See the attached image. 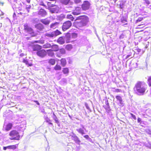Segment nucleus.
Segmentation results:
<instances>
[{
	"label": "nucleus",
	"mask_w": 151,
	"mask_h": 151,
	"mask_svg": "<svg viewBox=\"0 0 151 151\" xmlns=\"http://www.w3.org/2000/svg\"><path fill=\"white\" fill-rule=\"evenodd\" d=\"M72 48V46L71 45H68L66 46V49L68 50H70Z\"/></svg>",
	"instance_id": "33"
},
{
	"label": "nucleus",
	"mask_w": 151,
	"mask_h": 151,
	"mask_svg": "<svg viewBox=\"0 0 151 151\" xmlns=\"http://www.w3.org/2000/svg\"><path fill=\"white\" fill-rule=\"evenodd\" d=\"M61 66L59 65H57L55 66V67L54 68V69L55 70H60L61 69Z\"/></svg>",
	"instance_id": "39"
},
{
	"label": "nucleus",
	"mask_w": 151,
	"mask_h": 151,
	"mask_svg": "<svg viewBox=\"0 0 151 151\" xmlns=\"http://www.w3.org/2000/svg\"><path fill=\"white\" fill-rule=\"evenodd\" d=\"M72 24V23L70 21H68L65 22L63 24L62 27V30L63 31L66 30L71 27Z\"/></svg>",
	"instance_id": "5"
},
{
	"label": "nucleus",
	"mask_w": 151,
	"mask_h": 151,
	"mask_svg": "<svg viewBox=\"0 0 151 151\" xmlns=\"http://www.w3.org/2000/svg\"><path fill=\"white\" fill-rule=\"evenodd\" d=\"M9 135L11 137L10 139L11 140H19L20 137L19 133L15 130L11 131L9 134Z\"/></svg>",
	"instance_id": "3"
},
{
	"label": "nucleus",
	"mask_w": 151,
	"mask_h": 151,
	"mask_svg": "<svg viewBox=\"0 0 151 151\" xmlns=\"http://www.w3.org/2000/svg\"><path fill=\"white\" fill-rule=\"evenodd\" d=\"M121 22L122 23L124 24H127V20L126 19H122Z\"/></svg>",
	"instance_id": "42"
},
{
	"label": "nucleus",
	"mask_w": 151,
	"mask_h": 151,
	"mask_svg": "<svg viewBox=\"0 0 151 151\" xmlns=\"http://www.w3.org/2000/svg\"><path fill=\"white\" fill-rule=\"evenodd\" d=\"M23 63H25L26 65H28L29 66H31L32 65V64L31 63H29L28 61L27 60L24 59H23Z\"/></svg>",
	"instance_id": "35"
},
{
	"label": "nucleus",
	"mask_w": 151,
	"mask_h": 151,
	"mask_svg": "<svg viewBox=\"0 0 151 151\" xmlns=\"http://www.w3.org/2000/svg\"><path fill=\"white\" fill-rule=\"evenodd\" d=\"M40 22L45 25L47 26L49 25L51 22V20L48 18H46L44 19H41Z\"/></svg>",
	"instance_id": "8"
},
{
	"label": "nucleus",
	"mask_w": 151,
	"mask_h": 151,
	"mask_svg": "<svg viewBox=\"0 0 151 151\" xmlns=\"http://www.w3.org/2000/svg\"><path fill=\"white\" fill-rule=\"evenodd\" d=\"M90 4L88 1H85L82 5V8L83 10L86 11L88 9L90 8Z\"/></svg>",
	"instance_id": "6"
},
{
	"label": "nucleus",
	"mask_w": 151,
	"mask_h": 151,
	"mask_svg": "<svg viewBox=\"0 0 151 151\" xmlns=\"http://www.w3.org/2000/svg\"><path fill=\"white\" fill-rule=\"evenodd\" d=\"M8 146H7V147H3V150H6V149H8Z\"/></svg>",
	"instance_id": "61"
},
{
	"label": "nucleus",
	"mask_w": 151,
	"mask_h": 151,
	"mask_svg": "<svg viewBox=\"0 0 151 151\" xmlns=\"http://www.w3.org/2000/svg\"><path fill=\"white\" fill-rule=\"evenodd\" d=\"M70 0H62V3L65 5L68 4L70 2Z\"/></svg>",
	"instance_id": "31"
},
{
	"label": "nucleus",
	"mask_w": 151,
	"mask_h": 151,
	"mask_svg": "<svg viewBox=\"0 0 151 151\" xmlns=\"http://www.w3.org/2000/svg\"><path fill=\"white\" fill-rule=\"evenodd\" d=\"M84 137L86 139H88L89 138V136L88 135H86L84 136Z\"/></svg>",
	"instance_id": "58"
},
{
	"label": "nucleus",
	"mask_w": 151,
	"mask_h": 151,
	"mask_svg": "<svg viewBox=\"0 0 151 151\" xmlns=\"http://www.w3.org/2000/svg\"><path fill=\"white\" fill-rule=\"evenodd\" d=\"M35 27L40 31L42 30L44 28V26L42 24L40 23L37 24L35 25Z\"/></svg>",
	"instance_id": "16"
},
{
	"label": "nucleus",
	"mask_w": 151,
	"mask_h": 151,
	"mask_svg": "<svg viewBox=\"0 0 151 151\" xmlns=\"http://www.w3.org/2000/svg\"><path fill=\"white\" fill-rule=\"evenodd\" d=\"M45 36L47 38H52L54 37L52 32L46 33L45 34Z\"/></svg>",
	"instance_id": "13"
},
{
	"label": "nucleus",
	"mask_w": 151,
	"mask_h": 151,
	"mask_svg": "<svg viewBox=\"0 0 151 151\" xmlns=\"http://www.w3.org/2000/svg\"><path fill=\"white\" fill-rule=\"evenodd\" d=\"M48 124L49 125H53L52 123L50 122H48Z\"/></svg>",
	"instance_id": "63"
},
{
	"label": "nucleus",
	"mask_w": 151,
	"mask_h": 151,
	"mask_svg": "<svg viewBox=\"0 0 151 151\" xmlns=\"http://www.w3.org/2000/svg\"><path fill=\"white\" fill-rule=\"evenodd\" d=\"M38 14L42 17H45L47 15V13L44 9H41L38 12Z\"/></svg>",
	"instance_id": "10"
},
{
	"label": "nucleus",
	"mask_w": 151,
	"mask_h": 151,
	"mask_svg": "<svg viewBox=\"0 0 151 151\" xmlns=\"http://www.w3.org/2000/svg\"><path fill=\"white\" fill-rule=\"evenodd\" d=\"M52 32L53 33L54 37L61 33V32L58 30H57L55 31H52Z\"/></svg>",
	"instance_id": "23"
},
{
	"label": "nucleus",
	"mask_w": 151,
	"mask_h": 151,
	"mask_svg": "<svg viewBox=\"0 0 151 151\" xmlns=\"http://www.w3.org/2000/svg\"><path fill=\"white\" fill-rule=\"evenodd\" d=\"M116 98L117 100L116 103L119 104L120 106H123L124 104L121 97L119 96H117Z\"/></svg>",
	"instance_id": "7"
},
{
	"label": "nucleus",
	"mask_w": 151,
	"mask_h": 151,
	"mask_svg": "<svg viewBox=\"0 0 151 151\" xmlns=\"http://www.w3.org/2000/svg\"><path fill=\"white\" fill-rule=\"evenodd\" d=\"M66 17L67 19H69L72 21H73L74 18L73 17V16L71 15H68Z\"/></svg>",
	"instance_id": "34"
},
{
	"label": "nucleus",
	"mask_w": 151,
	"mask_h": 151,
	"mask_svg": "<svg viewBox=\"0 0 151 151\" xmlns=\"http://www.w3.org/2000/svg\"><path fill=\"white\" fill-rule=\"evenodd\" d=\"M59 23L55 22L52 23L50 25V28L51 29H54L56 28L58 25Z\"/></svg>",
	"instance_id": "17"
},
{
	"label": "nucleus",
	"mask_w": 151,
	"mask_h": 151,
	"mask_svg": "<svg viewBox=\"0 0 151 151\" xmlns=\"http://www.w3.org/2000/svg\"><path fill=\"white\" fill-rule=\"evenodd\" d=\"M132 52H134V51L133 50H132V52H131L129 54L127 55V56H126V58H129L132 55Z\"/></svg>",
	"instance_id": "45"
},
{
	"label": "nucleus",
	"mask_w": 151,
	"mask_h": 151,
	"mask_svg": "<svg viewBox=\"0 0 151 151\" xmlns=\"http://www.w3.org/2000/svg\"><path fill=\"white\" fill-rule=\"evenodd\" d=\"M23 63H25L26 65H28L29 66H31L32 65V64L31 63H29L28 61L27 60L24 59H23Z\"/></svg>",
	"instance_id": "36"
},
{
	"label": "nucleus",
	"mask_w": 151,
	"mask_h": 151,
	"mask_svg": "<svg viewBox=\"0 0 151 151\" xmlns=\"http://www.w3.org/2000/svg\"><path fill=\"white\" fill-rule=\"evenodd\" d=\"M146 132L149 134L151 135V129H146Z\"/></svg>",
	"instance_id": "43"
},
{
	"label": "nucleus",
	"mask_w": 151,
	"mask_h": 151,
	"mask_svg": "<svg viewBox=\"0 0 151 151\" xmlns=\"http://www.w3.org/2000/svg\"><path fill=\"white\" fill-rule=\"evenodd\" d=\"M51 47V45L48 43H47L43 46V47L44 48H48Z\"/></svg>",
	"instance_id": "27"
},
{
	"label": "nucleus",
	"mask_w": 151,
	"mask_h": 151,
	"mask_svg": "<svg viewBox=\"0 0 151 151\" xmlns=\"http://www.w3.org/2000/svg\"><path fill=\"white\" fill-rule=\"evenodd\" d=\"M40 5L43 6H45V5L44 4V3L42 2H41V3H40Z\"/></svg>",
	"instance_id": "60"
},
{
	"label": "nucleus",
	"mask_w": 151,
	"mask_h": 151,
	"mask_svg": "<svg viewBox=\"0 0 151 151\" xmlns=\"http://www.w3.org/2000/svg\"><path fill=\"white\" fill-rule=\"evenodd\" d=\"M135 50H136L137 52L138 53L140 52L141 51V50L139 48H137L135 49Z\"/></svg>",
	"instance_id": "56"
},
{
	"label": "nucleus",
	"mask_w": 151,
	"mask_h": 151,
	"mask_svg": "<svg viewBox=\"0 0 151 151\" xmlns=\"http://www.w3.org/2000/svg\"><path fill=\"white\" fill-rule=\"evenodd\" d=\"M63 72L64 74L68 73L69 72V70L68 68H63Z\"/></svg>",
	"instance_id": "38"
},
{
	"label": "nucleus",
	"mask_w": 151,
	"mask_h": 151,
	"mask_svg": "<svg viewBox=\"0 0 151 151\" xmlns=\"http://www.w3.org/2000/svg\"><path fill=\"white\" fill-rule=\"evenodd\" d=\"M147 141L148 142L147 143L145 144V146L150 149H151V142H149L148 141Z\"/></svg>",
	"instance_id": "37"
},
{
	"label": "nucleus",
	"mask_w": 151,
	"mask_h": 151,
	"mask_svg": "<svg viewBox=\"0 0 151 151\" xmlns=\"http://www.w3.org/2000/svg\"><path fill=\"white\" fill-rule=\"evenodd\" d=\"M145 1L146 3L147 4L149 5L150 4V2L148 0H145Z\"/></svg>",
	"instance_id": "55"
},
{
	"label": "nucleus",
	"mask_w": 151,
	"mask_h": 151,
	"mask_svg": "<svg viewBox=\"0 0 151 151\" xmlns=\"http://www.w3.org/2000/svg\"><path fill=\"white\" fill-rule=\"evenodd\" d=\"M53 114L54 116L53 117V119L55 120V122L58 124L59 123V122L58 121V118L54 113H53Z\"/></svg>",
	"instance_id": "29"
},
{
	"label": "nucleus",
	"mask_w": 151,
	"mask_h": 151,
	"mask_svg": "<svg viewBox=\"0 0 151 151\" xmlns=\"http://www.w3.org/2000/svg\"><path fill=\"white\" fill-rule=\"evenodd\" d=\"M65 37L66 42L67 43L70 42V39L71 38L70 34L68 33L67 34Z\"/></svg>",
	"instance_id": "19"
},
{
	"label": "nucleus",
	"mask_w": 151,
	"mask_h": 151,
	"mask_svg": "<svg viewBox=\"0 0 151 151\" xmlns=\"http://www.w3.org/2000/svg\"><path fill=\"white\" fill-rule=\"evenodd\" d=\"M148 83L149 86H151V76L148 78Z\"/></svg>",
	"instance_id": "40"
},
{
	"label": "nucleus",
	"mask_w": 151,
	"mask_h": 151,
	"mask_svg": "<svg viewBox=\"0 0 151 151\" xmlns=\"http://www.w3.org/2000/svg\"><path fill=\"white\" fill-rule=\"evenodd\" d=\"M58 11V8L57 7L51 8L50 9V12L52 13H57Z\"/></svg>",
	"instance_id": "20"
},
{
	"label": "nucleus",
	"mask_w": 151,
	"mask_h": 151,
	"mask_svg": "<svg viewBox=\"0 0 151 151\" xmlns=\"http://www.w3.org/2000/svg\"><path fill=\"white\" fill-rule=\"evenodd\" d=\"M142 19V18L141 17H139L138 19L137 20V22H138L141 21Z\"/></svg>",
	"instance_id": "54"
},
{
	"label": "nucleus",
	"mask_w": 151,
	"mask_h": 151,
	"mask_svg": "<svg viewBox=\"0 0 151 151\" xmlns=\"http://www.w3.org/2000/svg\"><path fill=\"white\" fill-rule=\"evenodd\" d=\"M48 55L49 56L52 57L54 55V53L52 51H49L48 52Z\"/></svg>",
	"instance_id": "41"
},
{
	"label": "nucleus",
	"mask_w": 151,
	"mask_h": 151,
	"mask_svg": "<svg viewBox=\"0 0 151 151\" xmlns=\"http://www.w3.org/2000/svg\"><path fill=\"white\" fill-rule=\"evenodd\" d=\"M30 0H27V2L28 3H29Z\"/></svg>",
	"instance_id": "64"
},
{
	"label": "nucleus",
	"mask_w": 151,
	"mask_h": 151,
	"mask_svg": "<svg viewBox=\"0 0 151 151\" xmlns=\"http://www.w3.org/2000/svg\"><path fill=\"white\" fill-rule=\"evenodd\" d=\"M24 55V54L23 53H22L21 54H20V56H21V57H23V56Z\"/></svg>",
	"instance_id": "62"
},
{
	"label": "nucleus",
	"mask_w": 151,
	"mask_h": 151,
	"mask_svg": "<svg viewBox=\"0 0 151 151\" xmlns=\"http://www.w3.org/2000/svg\"><path fill=\"white\" fill-rule=\"evenodd\" d=\"M33 22L35 23H38L39 22V20L37 18L34 19L32 20Z\"/></svg>",
	"instance_id": "46"
},
{
	"label": "nucleus",
	"mask_w": 151,
	"mask_h": 151,
	"mask_svg": "<svg viewBox=\"0 0 151 151\" xmlns=\"http://www.w3.org/2000/svg\"><path fill=\"white\" fill-rule=\"evenodd\" d=\"M114 91L116 92H121L122 91L121 89H115Z\"/></svg>",
	"instance_id": "51"
},
{
	"label": "nucleus",
	"mask_w": 151,
	"mask_h": 151,
	"mask_svg": "<svg viewBox=\"0 0 151 151\" xmlns=\"http://www.w3.org/2000/svg\"><path fill=\"white\" fill-rule=\"evenodd\" d=\"M81 128H78L76 129V131L80 134L82 135L85 134L84 132V130H86V128H85L84 126L82 125L81 124Z\"/></svg>",
	"instance_id": "12"
},
{
	"label": "nucleus",
	"mask_w": 151,
	"mask_h": 151,
	"mask_svg": "<svg viewBox=\"0 0 151 151\" xmlns=\"http://www.w3.org/2000/svg\"><path fill=\"white\" fill-rule=\"evenodd\" d=\"M24 29L25 32L30 34L32 36L34 37L36 36V34L34 32L33 29L27 24L24 25Z\"/></svg>",
	"instance_id": "4"
},
{
	"label": "nucleus",
	"mask_w": 151,
	"mask_h": 151,
	"mask_svg": "<svg viewBox=\"0 0 151 151\" xmlns=\"http://www.w3.org/2000/svg\"><path fill=\"white\" fill-rule=\"evenodd\" d=\"M45 120L46 122L47 123L51 121V120L47 117L45 118Z\"/></svg>",
	"instance_id": "49"
},
{
	"label": "nucleus",
	"mask_w": 151,
	"mask_h": 151,
	"mask_svg": "<svg viewBox=\"0 0 151 151\" xmlns=\"http://www.w3.org/2000/svg\"><path fill=\"white\" fill-rule=\"evenodd\" d=\"M125 3L123 1H121L119 4V7L120 9H122L124 7Z\"/></svg>",
	"instance_id": "28"
},
{
	"label": "nucleus",
	"mask_w": 151,
	"mask_h": 151,
	"mask_svg": "<svg viewBox=\"0 0 151 151\" xmlns=\"http://www.w3.org/2000/svg\"><path fill=\"white\" fill-rule=\"evenodd\" d=\"M138 64H139L137 63H134L133 64V65H134L133 66V67L134 68H136L137 67Z\"/></svg>",
	"instance_id": "47"
},
{
	"label": "nucleus",
	"mask_w": 151,
	"mask_h": 151,
	"mask_svg": "<svg viewBox=\"0 0 151 151\" xmlns=\"http://www.w3.org/2000/svg\"><path fill=\"white\" fill-rule=\"evenodd\" d=\"M41 49V47L39 45H36L33 48L34 50H39Z\"/></svg>",
	"instance_id": "26"
},
{
	"label": "nucleus",
	"mask_w": 151,
	"mask_h": 151,
	"mask_svg": "<svg viewBox=\"0 0 151 151\" xmlns=\"http://www.w3.org/2000/svg\"><path fill=\"white\" fill-rule=\"evenodd\" d=\"M71 37V38H76L77 36V34L75 33H72L71 34H70Z\"/></svg>",
	"instance_id": "32"
},
{
	"label": "nucleus",
	"mask_w": 151,
	"mask_h": 151,
	"mask_svg": "<svg viewBox=\"0 0 151 151\" xmlns=\"http://www.w3.org/2000/svg\"><path fill=\"white\" fill-rule=\"evenodd\" d=\"M147 88V86L145 83L138 82L134 88V93L138 95L144 94Z\"/></svg>",
	"instance_id": "1"
},
{
	"label": "nucleus",
	"mask_w": 151,
	"mask_h": 151,
	"mask_svg": "<svg viewBox=\"0 0 151 151\" xmlns=\"http://www.w3.org/2000/svg\"><path fill=\"white\" fill-rule=\"evenodd\" d=\"M81 19L76 23V27L78 28L86 26L89 20L88 18L86 16H81Z\"/></svg>",
	"instance_id": "2"
},
{
	"label": "nucleus",
	"mask_w": 151,
	"mask_h": 151,
	"mask_svg": "<svg viewBox=\"0 0 151 151\" xmlns=\"http://www.w3.org/2000/svg\"><path fill=\"white\" fill-rule=\"evenodd\" d=\"M61 63L63 67L65 66L66 64V60L64 58L62 59L61 60Z\"/></svg>",
	"instance_id": "25"
},
{
	"label": "nucleus",
	"mask_w": 151,
	"mask_h": 151,
	"mask_svg": "<svg viewBox=\"0 0 151 151\" xmlns=\"http://www.w3.org/2000/svg\"><path fill=\"white\" fill-rule=\"evenodd\" d=\"M60 17L61 18V19H62L65 18V16L63 14H62L60 15Z\"/></svg>",
	"instance_id": "53"
},
{
	"label": "nucleus",
	"mask_w": 151,
	"mask_h": 151,
	"mask_svg": "<svg viewBox=\"0 0 151 151\" xmlns=\"http://www.w3.org/2000/svg\"><path fill=\"white\" fill-rule=\"evenodd\" d=\"M37 55L41 57H44L46 55V52L44 50H41L38 51L37 52Z\"/></svg>",
	"instance_id": "11"
},
{
	"label": "nucleus",
	"mask_w": 151,
	"mask_h": 151,
	"mask_svg": "<svg viewBox=\"0 0 151 151\" xmlns=\"http://www.w3.org/2000/svg\"><path fill=\"white\" fill-rule=\"evenodd\" d=\"M12 127V123H9L6 126L5 129L6 131H8L11 129Z\"/></svg>",
	"instance_id": "21"
},
{
	"label": "nucleus",
	"mask_w": 151,
	"mask_h": 151,
	"mask_svg": "<svg viewBox=\"0 0 151 151\" xmlns=\"http://www.w3.org/2000/svg\"><path fill=\"white\" fill-rule=\"evenodd\" d=\"M31 6L30 5L27 6L26 7V9L27 11L28 12H29V9L31 8Z\"/></svg>",
	"instance_id": "48"
},
{
	"label": "nucleus",
	"mask_w": 151,
	"mask_h": 151,
	"mask_svg": "<svg viewBox=\"0 0 151 151\" xmlns=\"http://www.w3.org/2000/svg\"><path fill=\"white\" fill-rule=\"evenodd\" d=\"M26 127V123L25 122H24L20 124L19 126V129L23 131L25 129Z\"/></svg>",
	"instance_id": "18"
},
{
	"label": "nucleus",
	"mask_w": 151,
	"mask_h": 151,
	"mask_svg": "<svg viewBox=\"0 0 151 151\" xmlns=\"http://www.w3.org/2000/svg\"><path fill=\"white\" fill-rule=\"evenodd\" d=\"M106 105H107V106H109L108 108L107 109V110L109 111L110 110L109 108V104L107 102Z\"/></svg>",
	"instance_id": "59"
},
{
	"label": "nucleus",
	"mask_w": 151,
	"mask_h": 151,
	"mask_svg": "<svg viewBox=\"0 0 151 151\" xmlns=\"http://www.w3.org/2000/svg\"><path fill=\"white\" fill-rule=\"evenodd\" d=\"M81 12V8L79 7H77L75 10L73 12V14L75 15H78L80 14Z\"/></svg>",
	"instance_id": "14"
},
{
	"label": "nucleus",
	"mask_w": 151,
	"mask_h": 151,
	"mask_svg": "<svg viewBox=\"0 0 151 151\" xmlns=\"http://www.w3.org/2000/svg\"><path fill=\"white\" fill-rule=\"evenodd\" d=\"M65 39L64 37H60L58 39L57 42L60 44H63L65 42Z\"/></svg>",
	"instance_id": "15"
},
{
	"label": "nucleus",
	"mask_w": 151,
	"mask_h": 151,
	"mask_svg": "<svg viewBox=\"0 0 151 151\" xmlns=\"http://www.w3.org/2000/svg\"><path fill=\"white\" fill-rule=\"evenodd\" d=\"M51 47L53 51H57L59 49L58 46L56 45H51Z\"/></svg>",
	"instance_id": "24"
},
{
	"label": "nucleus",
	"mask_w": 151,
	"mask_h": 151,
	"mask_svg": "<svg viewBox=\"0 0 151 151\" xmlns=\"http://www.w3.org/2000/svg\"><path fill=\"white\" fill-rule=\"evenodd\" d=\"M74 1L75 3L78 4L81 1V0H74Z\"/></svg>",
	"instance_id": "52"
},
{
	"label": "nucleus",
	"mask_w": 151,
	"mask_h": 151,
	"mask_svg": "<svg viewBox=\"0 0 151 151\" xmlns=\"http://www.w3.org/2000/svg\"><path fill=\"white\" fill-rule=\"evenodd\" d=\"M49 62L52 65H54L55 63V61L54 59H51L49 60Z\"/></svg>",
	"instance_id": "30"
},
{
	"label": "nucleus",
	"mask_w": 151,
	"mask_h": 151,
	"mask_svg": "<svg viewBox=\"0 0 151 151\" xmlns=\"http://www.w3.org/2000/svg\"><path fill=\"white\" fill-rule=\"evenodd\" d=\"M71 138L78 145L80 144L81 142L79 138L75 134H73L71 136Z\"/></svg>",
	"instance_id": "9"
},
{
	"label": "nucleus",
	"mask_w": 151,
	"mask_h": 151,
	"mask_svg": "<svg viewBox=\"0 0 151 151\" xmlns=\"http://www.w3.org/2000/svg\"><path fill=\"white\" fill-rule=\"evenodd\" d=\"M141 121V118H138L137 119L138 122V123H141L140 122Z\"/></svg>",
	"instance_id": "57"
},
{
	"label": "nucleus",
	"mask_w": 151,
	"mask_h": 151,
	"mask_svg": "<svg viewBox=\"0 0 151 151\" xmlns=\"http://www.w3.org/2000/svg\"><path fill=\"white\" fill-rule=\"evenodd\" d=\"M60 53L62 54H64L65 53V50L64 49H61L59 50Z\"/></svg>",
	"instance_id": "44"
},
{
	"label": "nucleus",
	"mask_w": 151,
	"mask_h": 151,
	"mask_svg": "<svg viewBox=\"0 0 151 151\" xmlns=\"http://www.w3.org/2000/svg\"><path fill=\"white\" fill-rule=\"evenodd\" d=\"M130 114L131 115V117H132L133 119H134V120H136V117L134 115L131 113Z\"/></svg>",
	"instance_id": "50"
},
{
	"label": "nucleus",
	"mask_w": 151,
	"mask_h": 151,
	"mask_svg": "<svg viewBox=\"0 0 151 151\" xmlns=\"http://www.w3.org/2000/svg\"><path fill=\"white\" fill-rule=\"evenodd\" d=\"M18 144L8 146V149H12L13 150H15L18 147Z\"/></svg>",
	"instance_id": "22"
}]
</instances>
